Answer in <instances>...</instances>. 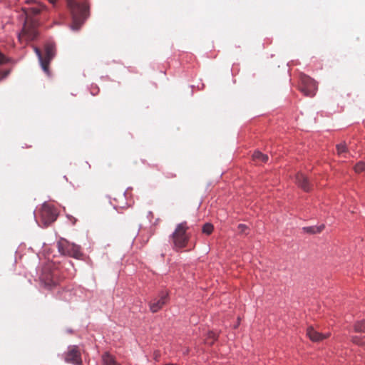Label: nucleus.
Wrapping results in <instances>:
<instances>
[{"mask_svg":"<svg viewBox=\"0 0 365 365\" xmlns=\"http://www.w3.org/2000/svg\"><path fill=\"white\" fill-rule=\"evenodd\" d=\"M66 2L72 17L71 28L78 31L89 16L88 0H66Z\"/></svg>","mask_w":365,"mask_h":365,"instance_id":"1","label":"nucleus"},{"mask_svg":"<svg viewBox=\"0 0 365 365\" xmlns=\"http://www.w3.org/2000/svg\"><path fill=\"white\" fill-rule=\"evenodd\" d=\"M188 226L186 222L178 224L173 233L170 236L173 249L178 250L187 247L190 240V234L187 232Z\"/></svg>","mask_w":365,"mask_h":365,"instance_id":"2","label":"nucleus"},{"mask_svg":"<svg viewBox=\"0 0 365 365\" xmlns=\"http://www.w3.org/2000/svg\"><path fill=\"white\" fill-rule=\"evenodd\" d=\"M34 51L38 56L39 63L43 71L49 75V64L56 54V46L53 43H46L44 46V55H43L40 48L33 46Z\"/></svg>","mask_w":365,"mask_h":365,"instance_id":"3","label":"nucleus"},{"mask_svg":"<svg viewBox=\"0 0 365 365\" xmlns=\"http://www.w3.org/2000/svg\"><path fill=\"white\" fill-rule=\"evenodd\" d=\"M52 267L51 264L44 266L39 277L40 281L47 289H52L61 282L58 269Z\"/></svg>","mask_w":365,"mask_h":365,"instance_id":"4","label":"nucleus"},{"mask_svg":"<svg viewBox=\"0 0 365 365\" xmlns=\"http://www.w3.org/2000/svg\"><path fill=\"white\" fill-rule=\"evenodd\" d=\"M57 248L58 252L64 256H68L78 259L81 255V250L78 246L73 243L69 242L63 238H61L57 242Z\"/></svg>","mask_w":365,"mask_h":365,"instance_id":"5","label":"nucleus"},{"mask_svg":"<svg viewBox=\"0 0 365 365\" xmlns=\"http://www.w3.org/2000/svg\"><path fill=\"white\" fill-rule=\"evenodd\" d=\"M299 90L304 96L312 97L317 90L316 81L308 76L303 75L300 78Z\"/></svg>","mask_w":365,"mask_h":365,"instance_id":"6","label":"nucleus"},{"mask_svg":"<svg viewBox=\"0 0 365 365\" xmlns=\"http://www.w3.org/2000/svg\"><path fill=\"white\" fill-rule=\"evenodd\" d=\"M58 217L57 210L54 206L44 203L41 210V217L44 225L48 226L53 222Z\"/></svg>","mask_w":365,"mask_h":365,"instance_id":"7","label":"nucleus"},{"mask_svg":"<svg viewBox=\"0 0 365 365\" xmlns=\"http://www.w3.org/2000/svg\"><path fill=\"white\" fill-rule=\"evenodd\" d=\"M169 294L168 291H162L159 296L150 302V309L155 313L158 312L168 302Z\"/></svg>","mask_w":365,"mask_h":365,"instance_id":"8","label":"nucleus"},{"mask_svg":"<svg viewBox=\"0 0 365 365\" xmlns=\"http://www.w3.org/2000/svg\"><path fill=\"white\" fill-rule=\"evenodd\" d=\"M64 359L66 362L72 363L74 364H80L81 362V359L78 346H68V351L64 354Z\"/></svg>","mask_w":365,"mask_h":365,"instance_id":"9","label":"nucleus"},{"mask_svg":"<svg viewBox=\"0 0 365 365\" xmlns=\"http://www.w3.org/2000/svg\"><path fill=\"white\" fill-rule=\"evenodd\" d=\"M295 181L297 185L303 190H304L305 192L310 191L312 185L307 177L305 176L303 173H297L295 178Z\"/></svg>","mask_w":365,"mask_h":365,"instance_id":"10","label":"nucleus"},{"mask_svg":"<svg viewBox=\"0 0 365 365\" xmlns=\"http://www.w3.org/2000/svg\"><path fill=\"white\" fill-rule=\"evenodd\" d=\"M307 335L312 341L318 342L328 338L330 336V333L322 334L310 327L307 328Z\"/></svg>","mask_w":365,"mask_h":365,"instance_id":"11","label":"nucleus"},{"mask_svg":"<svg viewBox=\"0 0 365 365\" xmlns=\"http://www.w3.org/2000/svg\"><path fill=\"white\" fill-rule=\"evenodd\" d=\"M37 36V32L34 29L27 28L24 26L21 33L19 34V39L25 38L26 41H33Z\"/></svg>","mask_w":365,"mask_h":365,"instance_id":"12","label":"nucleus"},{"mask_svg":"<svg viewBox=\"0 0 365 365\" xmlns=\"http://www.w3.org/2000/svg\"><path fill=\"white\" fill-rule=\"evenodd\" d=\"M101 359L103 365H120L116 361L115 357L108 352L103 354Z\"/></svg>","mask_w":365,"mask_h":365,"instance_id":"13","label":"nucleus"},{"mask_svg":"<svg viewBox=\"0 0 365 365\" xmlns=\"http://www.w3.org/2000/svg\"><path fill=\"white\" fill-rule=\"evenodd\" d=\"M252 159L257 163H266L268 160V156L260 151H255L252 155Z\"/></svg>","mask_w":365,"mask_h":365,"instance_id":"14","label":"nucleus"},{"mask_svg":"<svg viewBox=\"0 0 365 365\" xmlns=\"http://www.w3.org/2000/svg\"><path fill=\"white\" fill-rule=\"evenodd\" d=\"M324 229V225L303 227V230L309 234L320 233Z\"/></svg>","mask_w":365,"mask_h":365,"instance_id":"15","label":"nucleus"},{"mask_svg":"<svg viewBox=\"0 0 365 365\" xmlns=\"http://www.w3.org/2000/svg\"><path fill=\"white\" fill-rule=\"evenodd\" d=\"M336 150L339 155L346 158L348 153L347 145L345 143H341L336 145Z\"/></svg>","mask_w":365,"mask_h":365,"instance_id":"16","label":"nucleus"},{"mask_svg":"<svg viewBox=\"0 0 365 365\" xmlns=\"http://www.w3.org/2000/svg\"><path fill=\"white\" fill-rule=\"evenodd\" d=\"M354 330L356 332H365V319L356 322Z\"/></svg>","mask_w":365,"mask_h":365,"instance_id":"17","label":"nucleus"},{"mask_svg":"<svg viewBox=\"0 0 365 365\" xmlns=\"http://www.w3.org/2000/svg\"><path fill=\"white\" fill-rule=\"evenodd\" d=\"M202 232L206 235H210L213 231V225L210 223H206L202 227Z\"/></svg>","mask_w":365,"mask_h":365,"instance_id":"18","label":"nucleus"},{"mask_svg":"<svg viewBox=\"0 0 365 365\" xmlns=\"http://www.w3.org/2000/svg\"><path fill=\"white\" fill-rule=\"evenodd\" d=\"M216 339H217L216 334L212 331H210L208 333V336L206 339L205 342L210 345H212L214 343L215 340H216Z\"/></svg>","mask_w":365,"mask_h":365,"instance_id":"19","label":"nucleus"},{"mask_svg":"<svg viewBox=\"0 0 365 365\" xmlns=\"http://www.w3.org/2000/svg\"><path fill=\"white\" fill-rule=\"evenodd\" d=\"M41 5H38L37 6H33L28 9L24 8V10L26 13H27V10H30L31 13H32L33 14H38L41 12Z\"/></svg>","mask_w":365,"mask_h":365,"instance_id":"20","label":"nucleus"},{"mask_svg":"<svg viewBox=\"0 0 365 365\" xmlns=\"http://www.w3.org/2000/svg\"><path fill=\"white\" fill-rule=\"evenodd\" d=\"M354 170L356 173H360L361 172L365 171V163L364 162H359L354 167Z\"/></svg>","mask_w":365,"mask_h":365,"instance_id":"21","label":"nucleus"},{"mask_svg":"<svg viewBox=\"0 0 365 365\" xmlns=\"http://www.w3.org/2000/svg\"><path fill=\"white\" fill-rule=\"evenodd\" d=\"M238 231L240 234L247 235L248 232L247 230H248V227L244 224H240L237 226Z\"/></svg>","mask_w":365,"mask_h":365,"instance_id":"22","label":"nucleus"},{"mask_svg":"<svg viewBox=\"0 0 365 365\" xmlns=\"http://www.w3.org/2000/svg\"><path fill=\"white\" fill-rule=\"evenodd\" d=\"M8 61V58L0 52V64H4Z\"/></svg>","mask_w":365,"mask_h":365,"instance_id":"23","label":"nucleus"},{"mask_svg":"<svg viewBox=\"0 0 365 365\" xmlns=\"http://www.w3.org/2000/svg\"><path fill=\"white\" fill-rule=\"evenodd\" d=\"M352 341L357 344H363L364 341L359 339L357 336H354L352 338Z\"/></svg>","mask_w":365,"mask_h":365,"instance_id":"24","label":"nucleus"},{"mask_svg":"<svg viewBox=\"0 0 365 365\" xmlns=\"http://www.w3.org/2000/svg\"><path fill=\"white\" fill-rule=\"evenodd\" d=\"M9 73V71H0V81L6 77Z\"/></svg>","mask_w":365,"mask_h":365,"instance_id":"25","label":"nucleus"},{"mask_svg":"<svg viewBox=\"0 0 365 365\" xmlns=\"http://www.w3.org/2000/svg\"><path fill=\"white\" fill-rule=\"evenodd\" d=\"M153 356L155 360L158 361L159 358L160 357V353L159 351H155L153 353Z\"/></svg>","mask_w":365,"mask_h":365,"instance_id":"26","label":"nucleus"},{"mask_svg":"<svg viewBox=\"0 0 365 365\" xmlns=\"http://www.w3.org/2000/svg\"><path fill=\"white\" fill-rule=\"evenodd\" d=\"M50 3L54 4L57 0H48Z\"/></svg>","mask_w":365,"mask_h":365,"instance_id":"27","label":"nucleus"}]
</instances>
